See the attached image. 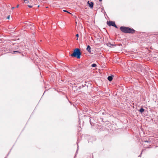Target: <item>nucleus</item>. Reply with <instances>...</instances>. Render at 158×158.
I'll use <instances>...</instances> for the list:
<instances>
[{
    "label": "nucleus",
    "mask_w": 158,
    "mask_h": 158,
    "mask_svg": "<svg viewBox=\"0 0 158 158\" xmlns=\"http://www.w3.org/2000/svg\"><path fill=\"white\" fill-rule=\"evenodd\" d=\"M120 29L123 32L125 33H133L135 31L134 29L125 27H121Z\"/></svg>",
    "instance_id": "f257e3e1"
},
{
    "label": "nucleus",
    "mask_w": 158,
    "mask_h": 158,
    "mask_svg": "<svg viewBox=\"0 0 158 158\" xmlns=\"http://www.w3.org/2000/svg\"><path fill=\"white\" fill-rule=\"evenodd\" d=\"M81 55V52L80 49L78 48H77L74 50L73 53L71 54V56H72L76 57L77 59H80Z\"/></svg>",
    "instance_id": "f03ea898"
},
{
    "label": "nucleus",
    "mask_w": 158,
    "mask_h": 158,
    "mask_svg": "<svg viewBox=\"0 0 158 158\" xmlns=\"http://www.w3.org/2000/svg\"><path fill=\"white\" fill-rule=\"evenodd\" d=\"M107 24L109 26H111L117 28V27L115 25L114 22L110 21L109 22H107Z\"/></svg>",
    "instance_id": "7ed1b4c3"
},
{
    "label": "nucleus",
    "mask_w": 158,
    "mask_h": 158,
    "mask_svg": "<svg viewBox=\"0 0 158 158\" xmlns=\"http://www.w3.org/2000/svg\"><path fill=\"white\" fill-rule=\"evenodd\" d=\"M88 4L89 5V6L91 8H92L94 5V3L92 2H90L88 1L87 2Z\"/></svg>",
    "instance_id": "20e7f679"
},
{
    "label": "nucleus",
    "mask_w": 158,
    "mask_h": 158,
    "mask_svg": "<svg viewBox=\"0 0 158 158\" xmlns=\"http://www.w3.org/2000/svg\"><path fill=\"white\" fill-rule=\"evenodd\" d=\"M91 47L89 45H88L87 48H86L87 50L89 53L91 52Z\"/></svg>",
    "instance_id": "39448f33"
},
{
    "label": "nucleus",
    "mask_w": 158,
    "mask_h": 158,
    "mask_svg": "<svg viewBox=\"0 0 158 158\" xmlns=\"http://www.w3.org/2000/svg\"><path fill=\"white\" fill-rule=\"evenodd\" d=\"M107 79L109 81H111L112 80L113 78L111 76H109L108 77Z\"/></svg>",
    "instance_id": "423d86ee"
},
{
    "label": "nucleus",
    "mask_w": 158,
    "mask_h": 158,
    "mask_svg": "<svg viewBox=\"0 0 158 158\" xmlns=\"http://www.w3.org/2000/svg\"><path fill=\"white\" fill-rule=\"evenodd\" d=\"M139 111L141 113H143L144 111V109L143 108H141L139 110Z\"/></svg>",
    "instance_id": "0eeeda50"
},
{
    "label": "nucleus",
    "mask_w": 158,
    "mask_h": 158,
    "mask_svg": "<svg viewBox=\"0 0 158 158\" xmlns=\"http://www.w3.org/2000/svg\"><path fill=\"white\" fill-rule=\"evenodd\" d=\"M97 66V65L95 64H92L91 65V66L93 67H94Z\"/></svg>",
    "instance_id": "6e6552de"
},
{
    "label": "nucleus",
    "mask_w": 158,
    "mask_h": 158,
    "mask_svg": "<svg viewBox=\"0 0 158 158\" xmlns=\"http://www.w3.org/2000/svg\"><path fill=\"white\" fill-rule=\"evenodd\" d=\"M63 11H64V12H67V13H69L70 14V13L68 11H67V10H64Z\"/></svg>",
    "instance_id": "1a4fd4ad"
},
{
    "label": "nucleus",
    "mask_w": 158,
    "mask_h": 158,
    "mask_svg": "<svg viewBox=\"0 0 158 158\" xmlns=\"http://www.w3.org/2000/svg\"><path fill=\"white\" fill-rule=\"evenodd\" d=\"M13 52L15 53H16L19 52L17 51H14Z\"/></svg>",
    "instance_id": "9d476101"
},
{
    "label": "nucleus",
    "mask_w": 158,
    "mask_h": 158,
    "mask_svg": "<svg viewBox=\"0 0 158 158\" xmlns=\"http://www.w3.org/2000/svg\"><path fill=\"white\" fill-rule=\"evenodd\" d=\"M78 142H77V150H78Z\"/></svg>",
    "instance_id": "9b49d317"
},
{
    "label": "nucleus",
    "mask_w": 158,
    "mask_h": 158,
    "mask_svg": "<svg viewBox=\"0 0 158 158\" xmlns=\"http://www.w3.org/2000/svg\"><path fill=\"white\" fill-rule=\"evenodd\" d=\"M28 6L29 8H31L32 7V6H31V5H28Z\"/></svg>",
    "instance_id": "f8f14e48"
},
{
    "label": "nucleus",
    "mask_w": 158,
    "mask_h": 158,
    "mask_svg": "<svg viewBox=\"0 0 158 158\" xmlns=\"http://www.w3.org/2000/svg\"><path fill=\"white\" fill-rule=\"evenodd\" d=\"M10 16H8L7 18V19H10Z\"/></svg>",
    "instance_id": "ddd939ff"
},
{
    "label": "nucleus",
    "mask_w": 158,
    "mask_h": 158,
    "mask_svg": "<svg viewBox=\"0 0 158 158\" xmlns=\"http://www.w3.org/2000/svg\"><path fill=\"white\" fill-rule=\"evenodd\" d=\"M76 36L77 37H78V36H79L78 34H76Z\"/></svg>",
    "instance_id": "4468645a"
},
{
    "label": "nucleus",
    "mask_w": 158,
    "mask_h": 158,
    "mask_svg": "<svg viewBox=\"0 0 158 158\" xmlns=\"http://www.w3.org/2000/svg\"><path fill=\"white\" fill-rule=\"evenodd\" d=\"M25 2V1H27V2H28V0H23Z\"/></svg>",
    "instance_id": "2eb2a0df"
},
{
    "label": "nucleus",
    "mask_w": 158,
    "mask_h": 158,
    "mask_svg": "<svg viewBox=\"0 0 158 158\" xmlns=\"http://www.w3.org/2000/svg\"><path fill=\"white\" fill-rule=\"evenodd\" d=\"M19 6V5H18L17 6H16V7L17 8H18Z\"/></svg>",
    "instance_id": "dca6fc26"
},
{
    "label": "nucleus",
    "mask_w": 158,
    "mask_h": 158,
    "mask_svg": "<svg viewBox=\"0 0 158 158\" xmlns=\"http://www.w3.org/2000/svg\"><path fill=\"white\" fill-rule=\"evenodd\" d=\"M148 141H144V142H148Z\"/></svg>",
    "instance_id": "f3484780"
},
{
    "label": "nucleus",
    "mask_w": 158,
    "mask_h": 158,
    "mask_svg": "<svg viewBox=\"0 0 158 158\" xmlns=\"http://www.w3.org/2000/svg\"><path fill=\"white\" fill-rule=\"evenodd\" d=\"M14 8H15V7H12V9H14Z\"/></svg>",
    "instance_id": "a211bd4d"
},
{
    "label": "nucleus",
    "mask_w": 158,
    "mask_h": 158,
    "mask_svg": "<svg viewBox=\"0 0 158 158\" xmlns=\"http://www.w3.org/2000/svg\"><path fill=\"white\" fill-rule=\"evenodd\" d=\"M141 154H140V155H139L138 156V157H141Z\"/></svg>",
    "instance_id": "6ab92c4d"
},
{
    "label": "nucleus",
    "mask_w": 158,
    "mask_h": 158,
    "mask_svg": "<svg viewBox=\"0 0 158 158\" xmlns=\"http://www.w3.org/2000/svg\"><path fill=\"white\" fill-rule=\"evenodd\" d=\"M99 1L101 2V1H102V0H99Z\"/></svg>",
    "instance_id": "aec40b11"
}]
</instances>
